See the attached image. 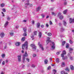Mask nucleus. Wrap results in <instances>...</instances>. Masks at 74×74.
<instances>
[{
    "label": "nucleus",
    "mask_w": 74,
    "mask_h": 74,
    "mask_svg": "<svg viewBox=\"0 0 74 74\" xmlns=\"http://www.w3.org/2000/svg\"><path fill=\"white\" fill-rule=\"evenodd\" d=\"M28 47V45H27V42L26 41L24 43V44L22 45V48L23 49H25V48H26V49H27Z\"/></svg>",
    "instance_id": "f257e3e1"
},
{
    "label": "nucleus",
    "mask_w": 74,
    "mask_h": 74,
    "mask_svg": "<svg viewBox=\"0 0 74 74\" xmlns=\"http://www.w3.org/2000/svg\"><path fill=\"white\" fill-rule=\"evenodd\" d=\"M28 56L27 54V52L26 51L25 52V55H23V62H24L25 61V57H27Z\"/></svg>",
    "instance_id": "f03ea898"
},
{
    "label": "nucleus",
    "mask_w": 74,
    "mask_h": 74,
    "mask_svg": "<svg viewBox=\"0 0 74 74\" xmlns=\"http://www.w3.org/2000/svg\"><path fill=\"white\" fill-rule=\"evenodd\" d=\"M31 47H32L33 51H35V50H36V46L35 45L32 44L31 45Z\"/></svg>",
    "instance_id": "7ed1b4c3"
},
{
    "label": "nucleus",
    "mask_w": 74,
    "mask_h": 74,
    "mask_svg": "<svg viewBox=\"0 0 74 74\" xmlns=\"http://www.w3.org/2000/svg\"><path fill=\"white\" fill-rule=\"evenodd\" d=\"M58 16H59V18L60 19H62L63 18V15H62L61 13H59L58 15Z\"/></svg>",
    "instance_id": "20e7f679"
},
{
    "label": "nucleus",
    "mask_w": 74,
    "mask_h": 74,
    "mask_svg": "<svg viewBox=\"0 0 74 74\" xmlns=\"http://www.w3.org/2000/svg\"><path fill=\"white\" fill-rule=\"evenodd\" d=\"M38 45H39V47H40V48H41V49L42 51H44V48L43 47L42 45L41 44H40V42H39L38 43Z\"/></svg>",
    "instance_id": "39448f33"
},
{
    "label": "nucleus",
    "mask_w": 74,
    "mask_h": 74,
    "mask_svg": "<svg viewBox=\"0 0 74 74\" xmlns=\"http://www.w3.org/2000/svg\"><path fill=\"white\" fill-rule=\"evenodd\" d=\"M51 43L52 44V45L51 46V48L52 49H54L55 48V43L54 42H51Z\"/></svg>",
    "instance_id": "423d86ee"
},
{
    "label": "nucleus",
    "mask_w": 74,
    "mask_h": 74,
    "mask_svg": "<svg viewBox=\"0 0 74 74\" xmlns=\"http://www.w3.org/2000/svg\"><path fill=\"white\" fill-rule=\"evenodd\" d=\"M69 23H74V19H72L70 18L69 19Z\"/></svg>",
    "instance_id": "0eeeda50"
},
{
    "label": "nucleus",
    "mask_w": 74,
    "mask_h": 74,
    "mask_svg": "<svg viewBox=\"0 0 74 74\" xmlns=\"http://www.w3.org/2000/svg\"><path fill=\"white\" fill-rule=\"evenodd\" d=\"M50 38L49 37H48L47 38V40H46V42L47 44H48L49 42L51 41V40H50Z\"/></svg>",
    "instance_id": "6e6552de"
},
{
    "label": "nucleus",
    "mask_w": 74,
    "mask_h": 74,
    "mask_svg": "<svg viewBox=\"0 0 74 74\" xmlns=\"http://www.w3.org/2000/svg\"><path fill=\"white\" fill-rule=\"evenodd\" d=\"M66 53V51L64 50L62 52V53L61 54V57H63V56H64V55H65Z\"/></svg>",
    "instance_id": "1a4fd4ad"
},
{
    "label": "nucleus",
    "mask_w": 74,
    "mask_h": 74,
    "mask_svg": "<svg viewBox=\"0 0 74 74\" xmlns=\"http://www.w3.org/2000/svg\"><path fill=\"white\" fill-rule=\"evenodd\" d=\"M18 62H20L21 60V56H18Z\"/></svg>",
    "instance_id": "9d476101"
},
{
    "label": "nucleus",
    "mask_w": 74,
    "mask_h": 74,
    "mask_svg": "<svg viewBox=\"0 0 74 74\" xmlns=\"http://www.w3.org/2000/svg\"><path fill=\"white\" fill-rule=\"evenodd\" d=\"M40 24L39 23H38L36 24V27L38 29L40 27Z\"/></svg>",
    "instance_id": "9b49d317"
},
{
    "label": "nucleus",
    "mask_w": 74,
    "mask_h": 74,
    "mask_svg": "<svg viewBox=\"0 0 74 74\" xmlns=\"http://www.w3.org/2000/svg\"><path fill=\"white\" fill-rule=\"evenodd\" d=\"M0 36L1 37V38H3L4 36V34L3 33H2L0 34Z\"/></svg>",
    "instance_id": "f8f14e48"
},
{
    "label": "nucleus",
    "mask_w": 74,
    "mask_h": 74,
    "mask_svg": "<svg viewBox=\"0 0 74 74\" xmlns=\"http://www.w3.org/2000/svg\"><path fill=\"white\" fill-rule=\"evenodd\" d=\"M48 61L47 60L45 59V60L44 63H45V64H48Z\"/></svg>",
    "instance_id": "ddd939ff"
},
{
    "label": "nucleus",
    "mask_w": 74,
    "mask_h": 74,
    "mask_svg": "<svg viewBox=\"0 0 74 74\" xmlns=\"http://www.w3.org/2000/svg\"><path fill=\"white\" fill-rule=\"evenodd\" d=\"M20 45H21V43L20 42H17L16 43V46H19Z\"/></svg>",
    "instance_id": "4468645a"
},
{
    "label": "nucleus",
    "mask_w": 74,
    "mask_h": 74,
    "mask_svg": "<svg viewBox=\"0 0 74 74\" xmlns=\"http://www.w3.org/2000/svg\"><path fill=\"white\" fill-rule=\"evenodd\" d=\"M73 51V49L72 48H70L69 50V52L70 53H71L72 52V51Z\"/></svg>",
    "instance_id": "2eb2a0df"
},
{
    "label": "nucleus",
    "mask_w": 74,
    "mask_h": 74,
    "mask_svg": "<svg viewBox=\"0 0 74 74\" xmlns=\"http://www.w3.org/2000/svg\"><path fill=\"white\" fill-rule=\"evenodd\" d=\"M28 5H29V3H25V8H27V6H28Z\"/></svg>",
    "instance_id": "dca6fc26"
},
{
    "label": "nucleus",
    "mask_w": 74,
    "mask_h": 74,
    "mask_svg": "<svg viewBox=\"0 0 74 74\" xmlns=\"http://www.w3.org/2000/svg\"><path fill=\"white\" fill-rule=\"evenodd\" d=\"M41 10V7H38L37 8L36 10L37 11H39Z\"/></svg>",
    "instance_id": "f3484780"
},
{
    "label": "nucleus",
    "mask_w": 74,
    "mask_h": 74,
    "mask_svg": "<svg viewBox=\"0 0 74 74\" xmlns=\"http://www.w3.org/2000/svg\"><path fill=\"white\" fill-rule=\"evenodd\" d=\"M42 34L41 32H39L38 34V36L39 38H41V35Z\"/></svg>",
    "instance_id": "a211bd4d"
},
{
    "label": "nucleus",
    "mask_w": 74,
    "mask_h": 74,
    "mask_svg": "<svg viewBox=\"0 0 74 74\" xmlns=\"http://www.w3.org/2000/svg\"><path fill=\"white\" fill-rule=\"evenodd\" d=\"M63 25L65 26H66V25H67V23L65 21H63Z\"/></svg>",
    "instance_id": "6ab92c4d"
},
{
    "label": "nucleus",
    "mask_w": 74,
    "mask_h": 74,
    "mask_svg": "<svg viewBox=\"0 0 74 74\" xmlns=\"http://www.w3.org/2000/svg\"><path fill=\"white\" fill-rule=\"evenodd\" d=\"M8 21H6L5 24L4 25V27H6L7 25H8Z\"/></svg>",
    "instance_id": "aec40b11"
},
{
    "label": "nucleus",
    "mask_w": 74,
    "mask_h": 74,
    "mask_svg": "<svg viewBox=\"0 0 74 74\" xmlns=\"http://www.w3.org/2000/svg\"><path fill=\"white\" fill-rule=\"evenodd\" d=\"M70 69L71 70H74V66L72 65H71Z\"/></svg>",
    "instance_id": "412c9836"
},
{
    "label": "nucleus",
    "mask_w": 74,
    "mask_h": 74,
    "mask_svg": "<svg viewBox=\"0 0 74 74\" xmlns=\"http://www.w3.org/2000/svg\"><path fill=\"white\" fill-rule=\"evenodd\" d=\"M56 63H58L59 62V59L57 58L56 59Z\"/></svg>",
    "instance_id": "4be33fe9"
},
{
    "label": "nucleus",
    "mask_w": 74,
    "mask_h": 74,
    "mask_svg": "<svg viewBox=\"0 0 74 74\" xmlns=\"http://www.w3.org/2000/svg\"><path fill=\"white\" fill-rule=\"evenodd\" d=\"M65 66V63L64 62H63L62 63L61 66L62 67H64Z\"/></svg>",
    "instance_id": "5701e85b"
},
{
    "label": "nucleus",
    "mask_w": 74,
    "mask_h": 74,
    "mask_svg": "<svg viewBox=\"0 0 74 74\" xmlns=\"http://www.w3.org/2000/svg\"><path fill=\"white\" fill-rule=\"evenodd\" d=\"M5 5V4L4 3H1V7H4Z\"/></svg>",
    "instance_id": "b1692460"
},
{
    "label": "nucleus",
    "mask_w": 74,
    "mask_h": 74,
    "mask_svg": "<svg viewBox=\"0 0 74 74\" xmlns=\"http://www.w3.org/2000/svg\"><path fill=\"white\" fill-rule=\"evenodd\" d=\"M23 30L24 31V33H26V28L25 27L24 28H23Z\"/></svg>",
    "instance_id": "393cba45"
},
{
    "label": "nucleus",
    "mask_w": 74,
    "mask_h": 74,
    "mask_svg": "<svg viewBox=\"0 0 74 74\" xmlns=\"http://www.w3.org/2000/svg\"><path fill=\"white\" fill-rule=\"evenodd\" d=\"M51 14H52V15H54V16H55V15H56V13H54V12H52Z\"/></svg>",
    "instance_id": "a878e982"
},
{
    "label": "nucleus",
    "mask_w": 74,
    "mask_h": 74,
    "mask_svg": "<svg viewBox=\"0 0 74 74\" xmlns=\"http://www.w3.org/2000/svg\"><path fill=\"white\" fill-rule=\"evenodd\" d=\"M31 38H32V40H33L34 39V36L33 35H31Z\"/></svg>",
    "instance_id": "bb28decb"
},
{
    "label": "nucleus",
    "mask_w": 74,
    "mask_h": 74,
    "mask_svg": "<svg viewBox=\"0 0 74 74\" xmlns=\"http://www.w3.org/2000/svg\"><path fill=\"white\" fill-rule=\"evenodd\" d=\"M67 10H66L64 11L63 13L64 14H66V12H67Z\"/></svg>",
    "instance_id": "cd10ccee"
},
{
    "label": "nucleus",
    "mask_w": 74,
    "mask_h": 74,
    "mask_svg": "<svg viewBox=\"0 0 74 74\" xmlns=\"http://www.w3.org/2000/svg\"><path fill=\"white\" fill-rule=\"evenodd\" d=\"M47 34L49 36H52V34L50 32L48 33Z\"/></svg>",
    "instance_id": "c85d7f7f"
},
{
    "label": "nucleus",
    "mask_w": 74,
    "mask_h": 74,
    "mask_svg": "<svg viewBox=\"0 0 74 74\" xmlns=\"http://www.w3.org/2000/svg\"><path fill=\"white\" fill-rule=\"evenodd\" d=\"M66 71H69V68L67 67L65 69Z\"/></svg>",
    "instance_id": "c756f323"
},
{
    "label": "nucleus",
    "mask_w": 74,
    "mask_h": 74,
    "mask_svg": "<svg viewBox=\"0 0 74 74\" xmlns=\"http://www.w3.org/2000/svg\"><path fill=\"white\" fill-rule=\"evenodd\" d=\"M69 47V44L68 43L66 44V48H68Z\"/></svg>",
    "instance_id": "7c9ffc66"
},
{
    "label": "nucleus",
    "mask_w": 74,
    "mask_h": 74,
    "mask_svg": "<svg viewBox=\"0 0 74 74\" xmlns=\"http://www.w3.org/2000/svg\"><path fill=\"white\" fill-rule=\"evenodd\" d=\"M25 37L21 39V40H22V41H25Z\"/></svg>",
    "instance_id": "2f4dec72"
},
{
    "label": "nucleus",
    "mask_w": 74,
    "mask_h": 74,
    "mask_svg": "<svg viewBox=\"0 0 74 74\" xmlns=\"http://www.w3.org/2000/svg\"><path fill=\"white\" fill-rule=\"evenodd\" d=\"M1 56L3 58H5V54H2Z\"/></svg>",
    "instance_id": "473e14b6"
},
{
    "label": "nucleus",
    "mask_w": 74,
    "mask_h": 74,
    "mask_svg": "<svg viewBox=\"0 0 74 74\" xmlns=\"http://www.w3.org/2000/svg\"><path fill=\"white\" fill-rule=\"evenodd\" d=\"M66 43V42L65 41H64L62 42V45H64L65 43Z\"/></svg>",
    "instance_id": "72a5a7b5"
},
{
    "label": "nucleus",
    "mask_w": 74,
    "mask_h": 74,
    "mask_svg": "<svg viewBox=\"0 0 74 74\" xmlns=\"http://www.w3.org/2000/svg\"><path fill=\"white\" fill-rule=\"evenodd\" d=\"M2 10L3 11V12H6V10H5V8H3L2 9Z\"/></svg>",
    "instance_id": "f704fd0d"
},
{
    "label": "nucleus",
    "mask_w": 74,
    "mask_h": 74,
    "mask_svg": "<svg viewBox=\"0 0 74 74\" xmlns=\"http://www.w3.org/2000/svg\"><path fill=\"white\" fill-rule=\"evenodd\" d=\"M10 34L11 36H13V35H14V33L13 32H10Z\"/></svg>",
    "instance_id": "c9c22d12"
},
{
    "label": "nucleus",
    "mask_w": 74,
    "mask_h": 74,
    "mask_svg": "<svg viewBox=\"0 0 74 74\" xmlns=\"http://www.w3.org/2000/svg\"><path fill=\"white\" fill-rule=\"evenodd\" d=\"M64 28H62L61 29V32H63L64 31Z\"/></svg>",
    "instance_id": "e433bc0d"
},
{
    "label": "nucleus",
    "mask_w": 74,
    "mask_h": 74,
    "mask_svg": "<svg viewBox=\"0 0 74 74\" xmlns=\"http://www.w3.org/2000/svg\"><path fill=\"white\" fill-rule=\"evenodd\" d=\"M26 60H27V62H29V61H30V60L28 58H26Z\"/></svg>",
    "instance_id": "4c0bfd02"
},
{
    "label": "nucleus",
    "mask_w": 74,
    "mask_h": 74,
    "mask_svg": "<svg viewBox=\"0 0 74 74\" xmlns=\"http://www.w3.org/2000/svg\"><path fill=\"white\" fill-rule=\"evenodd\" d=\"M41 16H42V18H44V17H45V15L44 14H41Z\"/></svg>",
    "instance_id": "58836bf2"
},
{
    "label": "nucleus",
    "mask_w": 74,
    "mask_h": 74,
    "mask_svg": "<svg viewBox=\"0 0 74 74\" xmlns=\"http://www.w3.org/2000/svg\"><path fill=\"white\" fill-rule=\"evenodd\" d=\"M37 32L36 31H35L34 32V34L35 35H37Z\"/></svg>",
    "instance_id": "ea45409f"
},
{
    "label": "nucleus",
    "mask_w": 74,
    "mask_h": 74,
    "mask_svg": "<svg viewBox=\"0 0 74 74\" xmlns=\"http://www.w3.org/2000/svg\"><path fill=\"white\" fill-rule=\"evenodd\" d=\"M23 36H26V33H25L23 34Z\"/></svg>",
    "instance_id": "a19ab883"
},
{
    "label": "nucleus",
    "mask_w": 74,
    "mask_h": 74,
    "mask_svg": "<svg viewBox=\"0 0 74 74\" xmlns=\"http://www.w3.org/2000/svg\"><path fill=\"white\" fill-rule=\"evenodd\" d=\"M51 69V66H49L47 68V70H49Z\"/></svg>",
    "instance_id": "79ce46f5"
},
{
    "label": "nucleus",
    "mask_w": 74,
    "mask_h": 74,
    "mask_svg": "<svg viewBox=\"0 0 74 74\" xmlns=\"http://www.w3.org/2000/svg\"><path fill=\"white\" fill-rule=\"evenodd\" d=\"M49 23H50V25H52V21H49Z\"/></svg>",
    "instance_id": "37998d69"
},
{
    "label": "nucleus",
    "mask_w": 74,
    "mask_h": 74,
    "mask_svg": "<svg viewBox=\"0 0 74 74\" xmlns=\"http://www.w3.org/2000/svg\"><path fill=\"white\" fill-rule=\"evenodd\" d=\"M8 60H6V61H5V63H8Z\"/></svg>",
    "instance_id": "c03bdc74"
},
{
    "label": "nucleus",
    "mask_w": 74,
    "mask_h": 74,
    "mask_svg": "<svg viewBox=\"0 0 74 74\" xmlns=\"http://www.w3.org/2000/svg\"><path fill=\"white\" fill-rule=\"evenodd\" d=\"M64 72H64V71H62L61 72V73L62 74H64Z\"/></svg>",
    "instance_id": "a18cd8bd"
},
{
    "label": "nucleus",
    "mask_w": 74,
    "mask_h": 74,
    "mask_svg": "<svg viewBox=\"0 0 74 74\" xmlns=\"http://www.w3.org/2000/svg\"><path fill=\"white\" fill-rule=\"evenodd\" d=\"M69 42L70 44H73V42L71 40L69 41Z\"/></svg>",
    "instance_id": "49530a36"
},
{
    "label": "nucleus",
    "mask_w": 74,
    "mask_h": 74,
    "mask_svg": "<svg viewBox=\"0 0 74 74\" xmlns=\"http://www.w3.org/2000/svg\"><path fill=\"white\" fill-rule=\"evenodd\" d=\"M4 64H5V62L3 61L2 62V65H4Z\"/></svg>",
    "instance_id": "de8ad7c7"
},
{
    "label": "nucleus",
    "mask_w": 74,
    "mask_h": 74,
    "mask_svg": "<svg viewBox=\"0 0 74 74\" xmlns=\"http://www.w3.org/2000/svg\"><path fill=\"white\" fill-rule=\"evenodd\" d=\"M62 57V59L63 60H64V59H66L65 57H64V56H63V57Z\"/></svg>",
    "instance_id": "09e8293b"
},
{
    "label": "nucleus",
    "mask_w": 74,
    "mask_h": 74,
    "mask_svg": "<svg viewBox=\"0 0 74 74\" xmlns=\"http://www.w3.org/2000/svg\"><path fill=\"white\" fill-rule=\"evenodd\" d=\"M32 67H35V65L33 64H32Z\"/></svg>",
    "instance_id": "8fccbe9b"
},
{
    "label": "nucleus",
    "mask_w": 74,
    "mask_h": 74,
    "mask_svg": "<svg viewBox=\"0 0 74 74\" xmlns=\"http://www.w3.org/2000/svg\"><path fill=\"white\" fill-rule=\"evenodd\" d=\"M46 26L48 27V26H49V25H48V24H46Z\"/></svg>",
    "instance_id": "3c124183"
},
{
    "label": "nucleus",
    "mask_w": 74,
    "mask_h": 74,
    "mask_svg": "<svg viewBox=\"0 0 74 74\" xmlns=\"http://www.w3.org/2000/svg\"><path fill=\"white\" fill-rule=\"evenodd\" d=\"M59 53H60V52H59V51H58L56 53L57 55H59Z\"/></svg>",
    "instance_id": "603ef678"
},
{
    "label": "nucleus",
    "mask_w": 74,
    "mask_h": 74,
    "mask_svg": "<svg viewBox=\"0 0 74 74\" xmlns=\"http://www.w3.org/2000/svg\"><path fill=\"white\" fill-rule=\"evenodd\" d=\"M27 21H26V20H24L23 21V22H26Z\"/></svg>",
    "instance_id": "864d4df0"
},
{
    "label": "nucleus",
    "mask_w": 74,
    "mask_h": 74,
    "mask_svg": "<svg viewBox=\"0 0 74 74\" xmlns=\"http://www.w3.org/2000/svg\"><path fill=\"white\" fill-rule=\"evenodd\" d=\"M1 74H4V72H3V71H2L1 72Z\"/></svg>",
    "instance_id": "5fc2aeb1"
},
{
    "label": "nucleus",
    "mask_w": 74,
    "mask_h": 74,
    "mask_svg": "<svg viewBox=\"0 0 74 74\" xmlns=\"http://www.w3.org/2000/svg\"><path fill=\"white\" fill-rule=\"evenodd\" d=\"M64 5H67V2H64Z\"/></svg>",
    "instance_id": "6e6d98bb"
},
{
    "label": "nucleus",
    "mask_w": 74,
    "mask_h": 74,
    "mask_svg": "<svg viewBox=\"0 0 74 74\" xmlns=\"http://www.w3.org/2000/svg\"><path fill=\"white\" fill-rule=\"evenodd\" d=\"M70 58L71 59V60H73V58L72 57H70Z\"/></svg>",
    "instance_id": "4d7b16f0"
},
{
    "label": "nucleus",
    "mask_w": 74,
    "mask_h": 74,
    "mask_svg": "<svg viewBox=\"0 0 74 74\" xmlns=\"http://www.w3.org/2000/svg\"><path fill=\"white\" fill-rule=\"evenodd\" d=\"M44 27V25H41V27Z\"/></svg>",
    "instance_id": "13d9d810"
},
{
    "label": "nucleus",
    "mask_w": 74,
    "mask_h": 74,
    "mask_svg": "<svg viewBox=\"0 0 74 74\" xmlns=\"http://www.w3.org/2000/svg\"><path fill=\"white\" fill-rule=\"evenodd\" d=\"M7 20L8 21H9V20H10V18L9 17H8L7 18Z\"/></svg>",
    "instance_id": "bf43d9fd"
},
{
    "label": "nucleus",
    "mask_w": 74,
    "mask_h": 74,
    "mask_svg": "<svg viewBox=\"0 0 74 74\" xmlns=\"http://www.w3.org/2000/svg\"><path fill=\"white\" fill-rule=\"evenodd\" d=\"M33 57H36V54H34L33 55Z\"/></svg>",
    "instance_id": "052dcab7"
},
{
    "label": "nucleus",
    "mask_w": 74,
    "mask_h": 74,
    "mask_svg": "<svg viewBox=\"0 0 74 74\" xmlns=\"http://www.w3.org/2000/svg\"><path fill=\"white\" fill-rule=\"evenodd\" d=\"M3 61L2 59L0 60V64L1 63V62Z\"/></svg>",
    "instance_id": "680f3d73"
},
{
    "label": "nucleus",
    "mask_w": 74,
    "mask_h": 74,
    "mask_svg": "<svg viewBox=\"0 0 74 74\" xmlns=\"http://www.w3.org/2000/svg\"><path fill=\"white\" fill-rule=\"evenodd\" d=\"M59 26H61V25H62V24H61V23H60L59 24Z\"/></svg>",
    "instance_id": "e2e57ef3"
},
{
    "label": "nucleus",
    "mask_w": 74,
    "mask_h": 74,
    "mask_svg": "<svg viewBox=\"0 0 74 74\" xmlns=\"http://www.w3.org/2000/svg\"><path fill=\"white\" fill-rule=\"evenodd\" d=\"M18 26H16V29H18Z\"/></svg>",
    "instance_id": "0e129e2a"
},
{
    "label": "nucleus",
    "mask_w": 74,
    "mask_h": 74,
    "mask_svg": "<svg viewBox=\"0 0 74 74\" xmlns=\"http://www.w3.org/2000/svg\"><path fill=\"white\" fill-rule=\"evenodd\" d=\"M53 71H54L55 72H56V70L54 69L53 70Z\"/></svg>",
    "instance_id": "69168bd1"
},
{
    "label": "nucleus",
    "mask_w": 74,
    "mask_h": 74,
    "mask_svg": "<svg viewBox=\"0 0 74 74\" xmlns=\"http://www.w3.org/2000/svg\"><path fill=\"white\" fill-rule=\"evenodd\" d=\"M7 48V46L5 45V47H4V48H5H5Z\"/></svg>",
    "instance_id": "338daca9"
},
{
    "label": "nucleus",
    "mask_w": 74,
    "mask_h": 74,
    "mask_svg": "<svg viewBox=\"0 0 74 74\" xmlns=\"http://www.w3.org/2000/svg\"><path fill=\"white\" fill-rule=\"evenodd\" d=\"M32 23L33 24H34V21H32Z\"/></svg>",
    "instance_id": "774afa93"
}]
</instances>
